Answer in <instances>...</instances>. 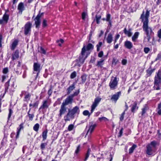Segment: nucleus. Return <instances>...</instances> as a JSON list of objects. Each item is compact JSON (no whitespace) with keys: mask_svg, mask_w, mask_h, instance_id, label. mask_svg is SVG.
I'll list each match as a JSON object with an SVG mask.
<instances>
[{"mask_svg":"<svg viewBox=\"0 0 161 161\" xmlns=\"http://www.w3.org/2000/svg\"><path fill=\"white\" fill-rule=\"evenodd\" d=\"M150 10L147 9L145 14H144L145 12L143 10L140 17V19L142 20V22L143 23V30L145 32L147 37L148 42L150 41L151 38V34L150 33H151L153 32L152 28L148 26V19L150 15Z\"/></svg>","mask_w":161,"mask_h":161,"instance_id":"nucleus-1","label":"nucleus"},{"mask_svg":"<svg viewBox=\"0 0 161 161\" xmlns=\"http://www.w3.org/2000/svg\"><path fill=\"white\" fill-rule=\"evenodd\" d=\"M80 93V89H78L74 92L73 94L68 96L63 101L60 106V109L59 110V113L58 114L59 117H61L65 113L68 109L67 106L69 104H72L74 100V97L77 96Z\"/></svg>","mask_w":161,"mask_h":161,"instance_id":"nucleus-2","label":"nucleus"},{"mask_svg":"<svg viewBox=\"0 0 161 161\" xmlns=\"http://www.w3.org/2000/svg\"><path fill=\"white\" fill-rule=\"evenodd\" d=\"M80 111L79 107L77 106H75L72 109H68V112L64 117L65 121H69L71 119H74L75 114H79Z\"/></svg>","mask_w":161,"mask_h":161,"instance_id":"nucleus-3","label":"nucleus"},{"mask_svg":"<svg viewBox=\"0 0 161 161\" xmlns=\"http://www.w3.org/2000/svg\"><path fill=\"white\" fill-rule=\"evenodd\" d=\"M86 50L84 46L81 49V52L78 59L75 60V62L79 65L82 64L85 62L86 59L90 55V52H87L85 55Z\"/></svg>","mask_w":161,"mask_h":161,"instance_id":"nucleus-4","label":"nucleus"},{"mask_svg":"<svg viewBox=\"0 0 161 161\" xmlns=\"http://www.w3.org/2000/svg\"><path fill=\"white\" fill-rule=\"evenodd\" d=\"M157 145L156 142L154 140L151 142L146 146V153L148 155H152L153 154V148H155Z\"/></svg>","mask_w":161,"mask_h":161,"instance_id":"nucleus-5","label":"nucleus"},{"mask_svg":"<svg viewBox=\"0 0 161 161\" xmlns=\"http://www.w3.org/2000/svg\"><path fill=\"white\" fill-rule=\"evenodd\" d=\"M119 78L116 77L112 76L109 84V86L111 90H114L116 88L118 85Z\"/></svg>","mask_w":161,"mask_h":161,"instance_id":"nucleus-6","label":"nucleus"},{"mask_svg":"<svg viewBox=\"0 0 161 161\" xmlns=\"http://www.w3.org/2000/svg\"><path fill=\"white\" fill-rule=\"evenodd\" d=\"M44 14L43 12L41 13V11H39L38 14L34 19L36 28L38 29L40 28L41 23V18L43 15Z\"/></svg>","mask_w":161,"mask_h":161,"instance_id":"nucleus-7","label":"nucleus"},{"mask_svg":"<svg viewBox=\"0 0 161 161\" xmlns=\"http://www.w3.org/2000/svg\"><path fill=\"white\" fill-rule=\"evenodd\" d=\"M48 107L47 100H43L42 102V104L39 108L38 111L44 114L46 112L47 110Z\"/></svg>","mask_w":161,"mask_h":161,"instance_id":"nucleus-8","label":"nucleus"},{"mask_svg":"<svg viewBox=\"0 0 161 161\" xmlns=\"http://www.w3.org/2000/svg\"><path fill=\"white\" fill-rule=\"evenodd\" d=\"M32 24L30 21H28L24 26V34L25 36L30 33L31 31Z\"/></svg>","mask_w":161,"mask_h":161,"instance_id":"nucleus-9","label":"nucleus"},{"mask_svg":"<svg viewBox=\"0 0 161 161\" xmlns=\"http://www.w3.org/2000/svg\"><path fill=\"white\" fill-rule=\"evenodd\" d=\"M121 91H119L115 94L111 96L110 99L112 102H114L115 103H116L117 100L120 97L121 95Z\"/></svg>","mask_w":161,"mask_h":161,"instance_id":"nucleus-10","label":"nucleus"},{"mask_svg":"<svg viewBox=\"0 0 161 161\" xmlns=\"http://www.w3.org/2000/svg\"><path fill=\"white\" fill-rule=\"evenodd\" d=\"M90 126L89 127V129L87 131L86 136L89 133V135H90L95 128L97 126V124L96 123H94L92 121L90 122H89Z\"/></svg>","mask_w":161,"mask_h":161,"instance_id":"nucleus-11","label":"nucleus"},{"mask_svg":"<svg viewBox=\"0 0 161 161\" xmlns=\"http://www.w3.org/2000/svg\"><path fill=\"white\" fill-rule=\"evenodd\" d=\"M9 14H7L6 12L3 16L2 19H0V25L3 24V22L5 24H7L9 19Z\"/></svg>","mask_w":161,"mask_h":161,"instance_id":"nucleus-12","label":"nucleus"},{"mask_svg":"<svg viewBox=\"0 0 161 161\" xmlns=\"http://www.w3.org/2000/svg\"><path fill=\"white\" fill-rule=\"evenodd\" d=\"M35 112H31V108H29L28 111L27 112V115L26 117H28L29 121H32L33 120L34 118L35 117Z\"/></svg>","mask_w":161,"mask_h":161,"instance_id":"nucleus-13","label":"nucleus"},{"mask_svg":"<svg viewBox=\"0 0 161 161\" xmlns=\"http://www.w3.org/2000/svg\"><path fill=\"white\" fill-rule=\"evenodd\" d=\"M24 128V123H21L19 125V127L17 128L16 135L15 137L16 141L19 138L20 131L22 130H23Z\"/></svg>","mask_w":161,"mask_h":161,"instance_id":"nucleus-14","label":"nucleus"},{"mask_svg":"<svg viewBox=\"0 0 161 161\" xmlns=\"http://www.w3.org/2000/svg\"><path fill=\"white\" fill-rule=\"evenodd\" d=\"M77 82V81L74 82L73 84L70 85L69 87H68L66 89L67 94L69 95L70 94L72 91L74 90L75 88V85Z\"/></svg>","mask_w":161,"mask_h":161,"instance_id":"nucleus-15","label":"nucleus"},{"mask_svg":"<svg viewBox=\"0 0 161 161\" xmlns=\"http://www.w3.org/2000/svg\"><path fill=\"white\" fill-rule=\"evenodd\" d=\"M130 107H131V111L132 113H134L135 111L138 110L139 107L137 106V103L136 101L134 102L132 104Z\"/></svg>","mask_w":161,"mask_h":161,"instance_id":"nucleus-16","label":"nucleus"},{"mask_svg":"<svg viewBox=\"0 0 161 161\" xmlns=\"http://www.w3.org/2000/svg\"><path fill=\"white\" fill-rule=\"evenodd\" d=\"M11 80V78L8 80L6 82L5 84H4V93L3 94L2 98H3L5 94L8 92V89L9 87L10 86V82Z\"/></svg>","mask_w":161,"mask_h":161,"instance_id":"nucleus-17","label":"nucleus"},{"mask_svg":"<svg viewBox=\"0 0 161 161\" xmlns=\"http://www.w3.org/2000/svg\"><path fill=\"white\" fill-rule=\"evenodd\" d=\"M19 51L18 49L16 50L12 54V59L14 61L19 57Z\"/></svg>","mask_w":161,"mask_h":161,"instance_id":"nucleus-18","label":"nucleus"},{"mask_svg":"<svg viewBox=\"0 0 161 161\" xmlns=\"http://www.w3.org/2000/svg\"><path fill=\"white\" fill-rule=\"evenodd\" d=\"M124 46L125 48L129 49H131L133 47L132 43L130 41L128 40L125 42Z\"/></svg>","mask_w":161,"mask_h":161,"instance_id":"nucleus-19","label":"nucleus"},{"mask_svg":"<svg viewBox=\"0 0 161 161\" xmlns=\"http://www.w3.org/2000/svg\"><path fill=\"white\" fill-rule=\"evenodd\" d=\"M39 104V101H36V102H34L33 104L30 103L29 104V108H31V109L32 108H33L34 109V111H35V109L37 108Z\"/></svg>","mask_w":161,"mask_h":161,"instance_id":"nucleus-20","label":"nucleus"},{"mask_svg":"<svg viewBox=\"0 0 161 161\" xmlns=\"http://www.w3.org/2000/svg\"><path fill=\"white\" fill-rule=\"evenodd\" d=\"M131 30L132 29L131 28H129L128 30H127L126 28L125 27L123 31L125 35H127L129 37H130L132 35Z\"/></svg>","mask_w":161,"mask_h":161,"instance_id":"nucleus-21","label":"nucleus"},{"mask_svg":"<svg viewBox=\"0 0 161 161\" xmlns=\"http://www.w3.org/2000/svg\"><path fill=\"white\" fill-rule=\"evenodd\" d=\"M18 9L19 11V12H20L21 13L25 10L24 5L23 3L20 2L19 4L18 7Z\"/></svg>","mask_w":161,"mask_h":161,"instance_id":"nucleus-22","label":"nucleus"},{"mask_svg":"<svg viewBox=\"0 0 161 161\" xmlns=\"http://www.w3.org/2000/svg\"><path fill=\"white\" fill-rule=\"evenodd\" d=\"M102 100V98L99 97H96L95 100L94 102H93L92 105L97 107L99 103Z\"/></svg>","mask_w":161,"mask_h":161,"instance_id":"nucleus-23","label":"nucleus"},{"mask_svg":"<svg viewBox=\"0 0 161 161\" xmlns=\"http://www.w3.org/2000/svg\"><path fill=\"white\" fill-rule=\"evenodd\" d=\"M40 64L37 63H35L33 65V70L35 71H40Z\"/></svg>","mask_w":161,"mask_h":161,"instance_id":"nucleus-24","label":"nucleus"},{"mask_svg":"<svg viewBox=\"0 0 161 161\" xmlns=\"http://www.w3.org/2000/svg\"><path fill=\"white\" fill-rule=\"evenodd\" d=\"M149 107L147 104H145L143 106V108H142L141 115L143 116L146 112L147 111L149 110Z\"/></svg>","mask_w":161,"mask_h":161,"instance_id":"nucleus-25","label":"nucleus"},{"mask_svg":"<svg viewBox=\"0 0 161 161\" xmlns=\"http://www.w3.org/2000/svg\"><path fill=\"white\" fill-rule=\"evenodd\" d=\"M84 46L85 47L86 51H89L90 50H92L94 48L93 45L91 43H89L86 46L84 44L83 47Z\"/></svg>","mask_w":161,"mask_h":161,"instance_id":"nucleus-26","label":"nucleus"},{"mask_svg":"<svg viewBox=\"0 0 161 161\" xmlns=\"http://www.w3.org/2000/svg\"><path fill=\"white\" fill-rule=\"evenodd\" d=\"M48 131V130L47 129H46L42 132V141H45L47 139Z\"/></svg>","mask_w":161,"mask_h":161,"instance_id":"nucleus-27","label":"nucleus"},{"mask_svg":"<svg viewBox=\"0 0 161 161\" xmlns=\"http://www.w3.org/2000/svg\"><path fill=\"white\" fill-rule=\"evenodd\" d=\"M155 69H151L150 68H149L148 69H147L146 71V76L147 77L150 76L153 73L155 70Z\"/></svg>","mask_w":161,"mask_h":161,"instance_id":"nucleus-28","label":"nucleus"},{"mask_svg":"<svg viewBox=\"0 0 161 161\" xmlns=\"http://www.w3.org/2000/svg\"><path fill=\"white\" fill-rule=\"evenodd\" d=\"M18 40L16 39L14 40L10 48L12 50H14L18 45Z\"/></svg>","mask_w":161,"mask_h":161,"instance_id":"nucleus-29","label":"nucleus"},{"mask_svg":"<svg viewBox=\"0 0 161 161\" xmlns=\"http://www.w3.org/2000/svg\"><path fill=\"white\" fill-rule=\"evenodd\" d=\"M140 33L138 32H135L133 36L132 37V40L133 42H136L138 37Z\"/></svg>","mask_w":161,"mask_h":161,"instance_id":"nucleus-30","label":"nucleus"},{"mask_svg":"<svg viewBox=\"0 0 161 161\" xmlns=\"http://www.w3.org/2000/svg\"><path fill=\"white\" fill-rule=\"evenodd\" d=\"M31 96L30 93L25 92L23 101L25 102H28L30 99Z\"/></svg>","mask_w":161,"mask_h":161,"instance_id":"nucleus-31","label":"nucleus"},{"mask_svg":"<svg viewBox=\"0 0 161 161\" xmlns=\"http://www.w3.org/2000/svg\"><path fill=\"white\" fill-rule=\"evenodd\" d=\"M157 36L158 38L157 42H158L161 43V29H159L157 31Z\"/></svg>","mask_w":161,"mask_h":161,"instance_id":"nucleus-32","label":"nucleus"},{"mask_svg":"<svg viewBox=\"0 0 161 161\" xmlns=\"http://www.w3.org/2000/svg\"><path fill=\"white\" fill-rule=\"evenodd\" d=\"M107 42L108 43H110L113 40V35L111 33L108 34L107 38Z\"/></svg>","mask_w":161,"mask_h":161,"instance_id":"nucleus-33","label":"nucleus"},{"mask_svg":"<svg viewBox=\"0 0 161 161\" xmlns=\"http://www.w3.org/2000/svg\"><path fill=\"white\" fill-rule=\"evenodd\" d=\"M91 152V150L90 148H88L87 149L86 152L85 154V158L84 160V161H86L87 160L90 155Z\"/></svg>","mask_w":161,"mask_h":161,"instance_id":"nucleus-34","label":"nucleus"},{"mask_svg":"<svg viewBox=\"0 0 161 161\" xmlns=\"http://www.w3.org/2000/svg\"><path fill=\"white\" fill-rule=\"evenodd\" d=\"M104 59H101L100 61H97V64H96V66H97L98 67H100L101 68H102V66L104 64Z\"/></svg>","mask_w":161,"mask_h":161,"instance_id":"nucleus-35","label":"nucleus"},{"mask_svg":"<svg viewBox=\"0 0 161 161\" xmlns=\"http://www.w3.org/2000/svg\"><path fill=\"white\" fill-rule=\"evenodd\" d=\"M87 75L86 74H83L81 76V83L84 84L86 80Z\"/></svg>","mask_w":161,"mask_h":161,"instance_id":"nucleus-36","label":"nucleus"},{"mask_svg":"<svg viewBox=\"0 0 161 161\" xmlns=\"http://www.w3.org/2000/svg\"><path fill=\"white\" fill-rule=\"evenodd\" d=\"M137 147V145L136 144H134L130 148L129 150V153L131 154L133 153L135 149Z\"/></svg>","mask_w":161,"mask_h":161,"instance_id":"nucleus-37","label":"nucleus"},{"mask_svg":"<svg viewBox=\"0 0 161 161\" xmlns=\"http://www.w3.org/2000/svg\"><path fill=\"white\" fill-rule=\"evenodd\" d=\"M101 16L100 15H98L96 14L95 15V20L96 23L97 24H99L100 23V20L101 19Z\"/></svg>","mask_w":161,"mask_h":161,"instance_id":"nucleus-38","label":"nucleus"},{"mask_svg":"<svg viewBox=\"0 0 161 161\" xmlns=\"http://www.w3.org/2000/svg\"><path fill=\"white\" fill-rule=\"evenodd\" d=\"M160 83L154 82V86L153 88L154 90H158L160 89Z\"/></svg>","mask_w":161,"mask_h":161,"instance_id":"nucleus-39","label":"nucleus"},{"mask_svg":"<svg viewBox=\"0 0 161 161\" xmlns=\"http://www.w3.org/2000/svg\"><path fill=\"white\" fill-rule=\"evenodd\" d=\"M39 124L38 123H36L33 127V129L36 132H37L39 130Z\"/></svg>","mask_w":161,"mask_h":161,"instance_id":"nucleus-40","label":"nucleus"},{"mask_svg":"<svg viewBox=\"0 0 161 161\" xmlns=\"http://www.w3.org/2000/svg\"><path fill=\"white\" fill-rule=\"evenodd\" d=\"M111 14L109 13H108L106 14V18H102V19L103 21H106L107 22L108 19H109L110 18H111Z\"/></svg>","mask_w":161,"mask_h":161,"instance_id":"nucleus-41","label":"nucleus"},{"mask_svg":"<svg viewBox=\"0 0 161 161\" xmlns=\"http://www.w3.org/2000/svg\"><path fill=\"white\" fill-rule=\"evenodd\" d=\"M47 145V142L42 143L40 145V148L42 150H43L45 149Z\"/></svg>","mask_w":161,"mask_h":161,"instance_id":"nucleus-42","label":"nucleus"},{"mask_svg":"<svg viewBox=\"0 0 161 161\" xmlns=\"http://www.w3.org/2000/svg\"><path fill=\"white\" fill-rule=\"evenodd\" d=\"M13 113V111L11 108H9V114L8 116V119L9 120L10 118H11L12 113Z\"/></svg>","mask_w":161,"mask_h":161,"instance_id":"nucleus-43","label":"nucleus"},{"mask_svg":"<svg viewBox=\"0 0 161 161\" xmlns=\"http://www.w3.org/2000/svg\"><path fill=\"white\" fill-rule=\"evenodd\" d=\"M74 128V124H71L69 125L68 127V131H71Z\"/></svg>","mask_w":161,"mask_h":161,"instance_id":"nucleus-44","label":"nucleus"},{"mask_svg":"<svg viewBox=\"0 0 161 161\" xmlns=\"http://www.w3.org/2000/svg\"><path fill=\"white\" fill-rule=\"evenodd\" d=\"M42 27L45 28L47 26V20L45 19H44L42 22Z\"/></svg>","mask_w":161,"mask_h":161,"instance_id":"nucleus-45","label":"nucleus"},{"mask_svg":"<svg viewBox=\"0 0 161 161\" xmlns=\"http://www.w3.org/2000/svg\"><path fill=\"white\" fill-rule=\"evenodd\" d=\"M154 82L161 83V78L156 77H155Z\"/></svg>","mask_w":161,"mask_h":161,"instance_id":"nucleus-46","label":"nucleus"},{"mask_svg":"<svg viewBox=\"0 0 161 161\" xmlns=\"http://www.w3.org/2000/svg\"><path fill=\"white\" fill-rule=\"evenodd\" d=\"M76 76V71H73L70 75V78L71 79H72L74 78Z\"/></svg>","mask_w":161,"mask_h":161,"instance_id":"nucleus-47","label":"nucleus"},{"mask_svg":"<svg viewBox=\"0 0 161 161\" xmlns=\"http://www.w3.org/2000/svg\"><path fill=\"white\" fill-rule=\"evenodd\" d=\"M125 114V112H123L121 114L119 117V120L120 121L122 122L123 120Z\"/></svg>","mask_w":161,"mask_h":161,"instance_id":"nucleus-48","label":"nucleus"},{"mask_svg":"<svg viewBox=\"0 0 161 161\" xmlns=\"http://www.w3.org/2000/svg\"><path fill=\"white\" fill-rule=\"evenodd\" d=\"M40 52L41 53L43 54H46V51L42 47H40Z\"/></svg>","mask_w":161,"mask_h":161,"instance_id":"nucleus-49","label":"nucleus"},{"mask_svg":"<svg viewBox=\"0 0 161 161\" xmlns=\"http://www.w3.org/2000/svg\"><path fill=\"white\" fill-rule=\"evenodd\" d=\"M102 42H99L96 45L97 50V51H99L100 50V47L102 45Z\"/></svg>","mask_w":161,"mask_h":161,"instance_id":"nucleus-50","label":"nucleus"},{"mask_svg":"<svg viewBox=\"0 0 161 161\" xmlns=\"http://www.w3.org/2000/svg\"><path fill=\"white\" fill-rule=\"evenodd\" d=\"M155 77H156L161 78V70L159 69L158 72L156 73V75Z\"/></svg>","mask_w":161,"mask_h":161,"instance_id":"nucleus-51","label":"nucleus"},{"mask_svg":"<svg viewBox=\"0 0 161 161\" xmlns=\"http://www.w3.org/2000/svg\"><path fill=\"white\" fill-rule=\"evenodd\" d=\"M83 114L85 116L88 115L89 116L91 114L89 111L87 110H85L83 111Z\"/></svg>","mask_w":161,"mask_h":161,"instance_id":"nucleus-52","label":"nucleus"},{"mask_svg":"<svg viewBox=\"0 0 161 161\" xmlns=\"http://www.w3.org/2000/svg\"><path fill=\"white\" fill-rule=\"evenodd\" d=\"M107 22H108V26H109V28H111L112 26V21L111 18H110Z\"/></svg>","mask_w":161,"mask_h":161,"instance_id":"nucleus-53","label":"nucleus"},{"mask_svg":"<svg viewBox=\"0 0 161 161\" xmlns=\"http://www.w3.org/2000/svg\"><path fill=\"white\" fill-rule=\"evenodd\" d=\"M124 129L123 127L121 128L120 129L119 132L118 133V137H121L122 135V134L123 133V130Z\"/></svg>","mask_w":161,"mask_h":161,"instance_id":"nucleus-54","label":"nucleus"},{"mask_svg":"<svg viewBox=\"0 0 161 161\" xmlns=\"http://www.w3.org/2000/svg\"><path fill=\"white\" fill-rule=\"evenodd\" d=\"M80 145H79L77 147V148L75 152V153L77 154L80 152Z\"/></svg>","mask_w":161,"mask_h":161,"instance_id":"nucleus-55","label":"nucleus"},{"mask_svg":"<svg viewBox=\"0 0 161 161\" xmlns=\"http://www.w3.org/2000/svg\"><path fill=\"white\" fill-rule=\"evenodd\" d=\"M150 51V49L148 47H145L144 48V52L146 53H148Z\"/></svg>","mask_w":161,"mask_h":161,"instance_id":"nucleus-56","label":"nucleus"},{"mask_svg":"<svg viewBox=\"0 0 161 161\" xmlns=\"http://www.w3.org/2000/svg\"><path fill=\"white\" fill-rule=\"evenodd\" d=\"M2 72L4 74H7L8 72V68L5 67L3 68Z\"/></svg>","mask_w":161,"mask_h":161,"instance_id":"nucleus-57","label":"nucleus"},{"mask_svg":"<svg viewBox=\"0 0 161 161\" xmlns=\"http://www.w3.org/2000/svg\"><path fill=\"white\" fill-rule=\"evenodd\" d=\"M161 59V53H159L157 55V57L156 59H155V60L154 61H156L158 60H160Z\"/></svg>","mask_w":161,"mask_h":161,"instance_id":"nucleus-58","label":"nucleus"},{"mask_svg":"<svg viewBox=\"0 0 161 161\" xmlns=\"http://www.w3.org/2000/svg\"><path fill=\"white\" fill-rule=\"evenodd\" d=\"M86 15V14L85 12H83L81 14V17L82 19L85 20Z\"/></svg>","mask_w":161,"mask_h":161,"instance_id":"nucleus-59","label":"nucleus"},{"mask_svg":"<svg viewBox=\"0 0 161 161\" xmlns=\"http://www.w3.org/2000/svg\"><path fill=\"white\" fill-rule=\"evenodd\" d=\"M127 60L126 59H123L122 60V64L123 65H126L127 63Z\"/></svg>","mask_w":161,"mask_h":161,"instance_id":"nucleus-60","label":"nucleus"},{"mask_svg":"<svg viewBox=\"0 0 161 161\" xmlns=\"http://www.w3.org/2000/svg\"><path fill=\"white\" fill-rule=\"evenodd\" d=\"M99 120L100 121H102V120H104L105 121H107L108 120V119L105 117H102L99 118Z\"/></svg>","mask_w":161,"mask_h":161,"instance_id":"nucleus-61","label":"nucleus"},{"mask_svg":"<svg viewBox=\"0 0 161 161\" xmlns=\"http://www.w3.org/2000/svg\"><path fill=\"white\" fill-rule=\"evenodd\" d=\"M103 51H101L98 53V56L99 58H101L103 56Z\"/></svg>","mask_w":161,"mask_h":161,"instance_id":"nucleus-62","label":"nucleus"},{"mask_svg":"<svg viewBox=\"0 0 161 161\" xmlns=\"http://www.w3.org/2000/svg\"><path fill=\"white\" fill-rule=\"evenodd\" d=\"M47 93L49 96H50L51 95L52 93V87H51L50 89L48 90Z\"/></svg>","mask_w":161,"mask_h":161,"instance_id":"nucleus-63","label":"nucleus"},{"mask_svg":"<svg viewBox=\"0 0 161 161\" xmlns=\"http://www.w3.org/2000/svg\"><path fill=\"white\" fill-rule=\"evenodd\" d=\"M104 158L103 157H101L97 158V161H103Z\"/></svg>","mask_w":161,"mask_h":161,"instance_id":"nucleus-64","label":"nucleus"}]
</instances>
